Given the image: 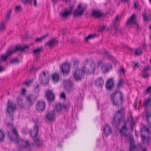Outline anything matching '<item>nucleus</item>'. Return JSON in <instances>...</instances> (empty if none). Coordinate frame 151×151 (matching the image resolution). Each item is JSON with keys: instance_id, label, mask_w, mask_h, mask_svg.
I'll return each mask as SVG.
<instances>
[{"instance_id": "338daca9", "label": "nucleus", "mask_w": 151, "mask_h": 151, "mask_svg": "<svg viewBox=\"0 0 151 151\" xmlns=\"http://www.w3.org/2000/svg\"><path fill=\"white\" fill-rule=\"evenodd\" d=\"M37 70V69H36V68L35 67H33L32 68L31 70Z\"/></svg>"}, {"instance_id": "a211bd4d", "label": "nucleus", "mask_w": 151, "mask_h": 151, "mask_svg": "<svg viewBox=\"0 0 151 151\" xmlns=\"http://www.w3.org/2000/svg\"><path fill=\"white\" fill-rule=\"evenodd\" d=\"M39 128L37 125H35L33 129L30 131V135L33 138L36 137L38 135Z\"/></svg>"}, {"instance_id": "8fccbe9b", "label": "nucleus", "mask_w": 151, "mask_h": 151, "mask_svg": "<svg viewBox=\"0 0 151 151\" xmlns=\"http://www.w3.org/2000/svg\"><path fill=\"white\" fill-rule=\"evenodd\" d=\"M103 54L104 55L106 56V57L108 58H111V56L110 54H109L107 52H103Z\"/></svg>"}, {"instance_id": "f03ea898", "label": "nucleus", "mask_w": 151, "mask_h": 151, "mask_svg": "<svg viewBox=\"0 0 151 151\" xmlns=\"http://www.w3.org/2000/svg\"><path fill=\"white\" fill-rule=\"evenodd\" d=\"M89 60L86 59L83 62V65L82 67V74H91L94 73L96 69V65L92 62L89 64Z\"/></svg>"}, {"instance_id": "72a5a7b5", "label": "nucleus", "mask_w": 151, "mask_h": 151, "mask_svg": "<svg viewBox=\"0 0 151 151\" xmlns=\"http://www.w3.org/2000/svg\"><path fill=\"white\" fill-rule=\"evenodd\" d=\"M42 50V47H38L37 49H35L33 51V54L35 56L38 55Z\"/></svg>"}, {"instance_id": "2eb2a0df", "label": "nucleus", "mask_w": 151, "mask_h": 151, "mask_svg": "<svg viewBox=\"0 0 151 151\" xmlns=\"http://www.w3.org/2000/svg\"><path fill=\"white\" fill-rule=\"evenodd\" d=\"M127 123L125 122L124 125L122 126L121 128L119 129V132L121 136H123L127 138L128 135L127 133V131L128 129L127 126Z\"/></svg>"}, {"instance_id": "e433bc0d", "label": "nucleus", "mask_w": 151, "mask_h": 151, "mask_svg": "<svg viewBox=\"0 0 151 151\" xmlns=\"http://www.w3.org/2000/svg\"><path fill=\"white\" fill-rule=\"evenodd\" d=\"M135 54L138 56L142 55V49L140 47H138L136 49L135 51Z\"/></svg>"}, {"instance_id": "f704fd0d", "label": "nucleus", "mask_w": 151, "mask_h": 151, "mask_svg": "<svg viewBox=\"0 0 151 151\" xmlns=\"http://www.w3.org/2000/svg\"><path fill=\"white\" fill-rule=\"evenodd\" d=\"M35 144L38 146H40L42 145V141L41 138H37L34 140Z\"/></svg>"}, {"instance_id": "5701e85b", "label": "nucleus", "mask_w": 151, "mask_h": 151, "mask_svg": "<svg viewBox=\"0 0 151 151\" xmlns=\"http://www.w3.org/2000/svg\"><path fill=\"white\" fill-rule=\"evenodd\" d=\"M23 3L26 4L28 3L31 4H33L34 6H37V0H22Z\"/></svg>"}, {"instance_id": "20e7f679", "label": "nucleus", "mask_w": 151, "mask_h": 151, "mask_svg": "<svg viewBox=\"0 0 151 151\" xmlns=\"http://www.w3.org/2000/svg\"><path fill=\"white\" fill-rule=\"evenodd\" d=\"M28 46L27 45L23 46L20 45L15 47L14 50H8L6 52L5 54H3L1 55L0 62L1 63L6 60L8 57L13 53L15 51H20L21 52H23L26 49H28Z\"/></svg>"}, {"instance_id": "4c0bfd02", "label": "nucleus", "mask_w": 151, "mask_h": 151, "mask_svg": "<svg viewBox=\"0 0 151 151\" xmlns=\"http://www.w3.org/2000/svg\"><path fill=\"white\" fill-rule=\"evenodd\" d=\"M96 37V35L95 34L93 35H89L88 37L85 38L84 40L85 41L87 42L89 40L93 38H94Z\"/></svg>"}, {"instance_id": "09e8293b", "label": "nucleus", "mask_w": 151, "mask_h": 151, "mask_svg": "<svg viewBox=\"0 0 151 151\" xmlns=\"http://www.w3.org/2000/svg\"><path fill=\"white\" fill-rule=\"evenodd\" d=\"M22 9L20 6H17L15 7V11L16 12L21 11Z\"/></svg>"}, {"instance_id": "58836bf2", "label": "nucleus", "mask_w": 151, "mask_h": 151, "mask_svg": "<svg viewBox=\"0 0 151 151\" xmlns=\"http://www.w3.org/2000/svg\"><path fill=\"white\" fill-rule=\"evenodd\" d=\"M11 12V10H10L7 12L5 16L6 20L5 21H6V22H7L9 20L10 17Z\"/></svg>"}, {"instance_id": "f257e3e1", "label": "nucleus", "mask_w": 151, "mask_h": 151, "mask_svg": "<svg viewBox=\"0 0 151 151\" xmlns=\"http://www.w3.org/2000/svg\"><path fill=\"white\" fill-rule=\"evenodd\" d=\"M7 126L9 127L13 134L16 136V139L17 140V143L19 144V147L20 149L25 148L28 151H31L33 144H31L29 142L28 140H24L22 139H18V135L16 129L14 128L12 124L8 123ZM19 151H21V150Z\"/></svg>"}, {"instance_id": "473e14b6", "label": "nucleus", "mask_w": 151, "mask_h": 151, "mask_svg": "<svg viewBox=\"0 0 151 151\" xmlns=\"http://www.w3.org/2000/svg\"><path fill=\"white\" fill-rule=\"evenodd\" d=\"M64 107V106H62L60 103H59L56 105L55 106V109L58 113H60L63 108Z\"/></svg>"}, {"instance_id": "7ed1b4c3", "label": "nucleus", "mask_w": 151, "mask_h": 151, "mask_svg": "<svg viewBox=\"0 0 151 151\" xmlns=\"http://www.w3.org/2000/svg\"><path fill=\"white\" fill-rule=\"evenodd\" d=\"M125 115V111L123 108L117 111L114 115L111 124L113 126L118 127L121 122L124 120V115Z\"/></svg>"}, {"instance_id": "39448f33", "label": "nucleus", "mask_w": 151, "mask_h": 151, "mask_svg": "<svg viewBox=\"0 0 151 151\" xmlns=\"http://www.w3.org/2000/svg\"><path fill=\"white\" fill-rule=\"evenodd\" d=\"M117 93L116 92H114L112 93L111 95V98L113 104L117 107H119L123 103V95L121 91L119 92L120 100H119L116 99V97Z\"/></svg>"}, {"instance_id": "0e129e2a", "label": "nucleus", "mask_w": 151, "mask_h": 151, "mask_svg": "<svg viewBox=\"0 0 151 151\" xmlns=\"http://www.w3.org/2000/svg\"><path fill=\"white\" fill-rule=\"evenodd\" d=\"M25 91H26V90L25 89H23L22 90V94H24V93L25 92Z\"/></svg>"}, {"instance_id": "6e6552de", "label": "nucleus", "mask_w": 151, "mask_h": 151, "mask_svg": "<svg viewBox=\"0 0 151 151\" xmlns=\"http://www.w3.org/2000/svg\"><path fill=\"white\" fill-rule=\"evenodd\" d=\"M26 106L28 109L30 108L36 100L35 96L33 94H30L26 96Z\"/></svg>"}, {"instance_id": "052dcab7", "label": "nucleus", "mask_w": 151, "mask_h": 151, "mask_svg": "<svg viewBox=\"0 0 151 151\" xmlns=\"http://www.w3.org/2000/svg\"><path fill=\"white\" fill-rule=\"evenodd\" d=\"M105 28V27L104 26H102L101 27H100V29L101 30H104Z\"/></svg>"}, {"instance_id": "6ab92c4d", "label": "nucleus", "mask_w": 151, "mask_h": 151, "mask_svg": "<svg viewBox=\"0 0 151 151\" xmlns=\"http://www.w3.org/2000/svg\"><path fill=\"white\" fill-rule=\"evenodd\" d=\"M46 96L48 100L49 101H53L55 98V95L52 91H47Z\"/></svg>"}, {"instance_id": "6e6d98bb", "label": "nucleus", "mask_w": 151, "mask_h": 151, "mask_svg": "<svg viewBox=\"0 0 151 151\" xmlns=\"http://www.w3.org/2000/svg\"><path fill=\"white\" fill-rule=\"evenodd\" d=\"M143 129H144V130L145 131L147 132L148 133L150 131H149V129L148 128H147L145 126V127H143Z\"/></svg>"}, {"instance_id": "69168bd1", "label": "nucleus", "mask_w": 151, "mask_h": 151, "mask_svg": "<svg viewBox=\"0 0 151 151\" xmlns=\"http://www.w3.org/2000/svg\"><path fill=\"white\" fill-rule=\"evenodd\" d=\"M142 151H147V148H144L142 149Z\"/></svg>"}, {"instance_id": "603ef678", "label": "nucleus", "mask_w": 151, "mask_h": 151, "mask_svg": "<svg viewBox=\"0 0 151 151\" xmlns=\"http://www.w3.org/2000/svg\"><path fill=\"white\" fill-rule=\"evenodd\" d=\"M60 98L64 99H66V97L65 93L64 92H63L61 93L60 95Z\"/></svg>"}, {"instance_id": "bb28decb", "label": "nucleus", "mask_w": 151, "mask_h": 151, "mask_svg": "<svg viewBox=\"0 0 151 151\" xmlns=\"http://www.w3.org/2000/svg\"><path fill=\"white\" fill-rule=\"evenodd\" d=\"M145 116L148 122V125L149 127H151V113L147 112L146 113Z\"/></svg>"}, {"instance_id": "4468645a", "label": "nucleus", "mask_w": 151, "mask_h": 151, "mask_svg": "<svg viewBox=\"0 0 151 151\" xmlns=\"http://www.w3.org/2000/svg\"><path fill=\"white\" fill-rule=\"evenodd\" d=\"M151 70V65H147L144 67L142 72V78H148L150 76V74L147 72Z\"/></svg>"}, {"instance_id": "37998d69", "label": "nucleus", "mask_w": 151, "mask_h": 151, "mask_svg": "<svg viewBox=\"0 0 151 151\" xmlns=\"http://www.w3.org/2000/svg\"><path fill=\"white\" fill-rule=\"evenodd\" d=\"M79 64V61L78 60H75L74 61L73 64L74 65V68H75V69H76L77 68H78V65Z\"/></svg>"}, {"instance_id": "4d7b16f0", "label": "nucleus", "mask_w": 151, "mask_h": 151, "mask_svg": "<svg viewBox=\"0 0 151 151\" xmlns=\"http://www.w3.org/2000/svg\"><path fill=\"white\" fill-rule=\"evenodd\" d=\"M139 4L137 3L134 2V8L135 9L137 8L138 7Z\"/></svg>"}, {"instance_id": "c756f323", "label": "nucleus", "mask_w": 151, "mask_h": 151, "mask_svg": "<svg viewBox=\"0 0 151 151\" xmlns=\"http://www.w3.org/2000/svg\"><path fill=\"white\" fill-rule=\"evenodd\" d=\"M92 16L95 17H99L102 16V13L99 11H94L92 12Z\"/></svg>"}, {"instance_id": "4be33fe9", "label": "nucleus", "mask_w": 151, "mask_h": 151, "mask_svg": "<svg viewBox=\"0 0 151 151\" xmlns=\"http://www.w3.org/2000/svg\"><path fill=\"white\" fill-rule=\"evenodd\" d=\"M121 19V17H119V15H117L116 18L113 20L112 22L113 24L114 27L115 28L116 30L117 31L118 29L117 28L119 21Z\"/></svg>"}, {"instance_id": "a19ab883", "label": "nucleus", "mask_w": 151, "mask_h": 151, "mask_svg": "<svg viewBox=\"0 0 151 151\" xmlns=\"http://www.w3.org/2000/svg\"><path fill=\"white\" fill-rule=\"evenodd\" d=\"M124 80L123 79L120 78L118 83L117 86L118 87H120L124 83Z\"/></svg>"}, {"instance_id": "0eeeda50", "label": "nucleus", "mask_w": 151, "mask_h": 151, "mask_svg": "<svg viewBox=\"0 0 151 151\" xmlns=\"http://www.w3.org/2000/svg\"><path fill=\"white\" fill-rule=\"evenodd\" d=\"M63 84L64 88L68 92H72L75 89L73 83L70 79L64 80Z\"/></svg>"}, {"instance_id": "49530a36", "label": "nucleus", "mask_w": 151, "mask_h": 151, "mask_svg": "<svg viewBox=\"0 0 151 151\" xmlns=\"http://www.w3.org/2000/svg\"><path fill=\"white\" fill-rule=\"evenodd\" d=\"M150 98H147V100L145 101V102L144 104V106L145 107L147 106L148 105V104L150 103Z\"/></svg>"}, {"instance_id": "412c9836", "label": "nucleus", "mask_w": 151, "mask_h": 151, "mask_svg": "<svg viewBox=\"0 0 151 151\" xmlns=\"http://www.w3.org/2000/svg\"><path fill=\"white\" fill-rule=\"evenodd\" d=\"M111 128L109 126L108 124H106L104 125V133L107 136H108L109 134L111 133Z\"/></svg>"}, {"instance_id": "2f4dec72", "label": "nucleus", "mask_w": 151, "mask_h": 151, "mask_svg": "<svg viewBox=\"0 0 151 151\" xmlns=\"http://www.w3.org/2000/svg\"><path fill=\"white\" fill-rule=\"evenodd\" d=\"M129 151H138V147L135 146L134 144L130 143L129 147Z\"/></svg>"}, {"instance_id": "774afa93", "label": "nucleus", "mask_w": 151, "mask_h": 151, "mask_svg": "<svg viewBox=\"0 0 151 151\" xmlns=\"http://www.w3.org/2000/svg\"><path fill=\"white\" fill-rule=\"evenodd\" d=\"M10 139L12 141H14V139L12 137H10Z\"/></svg>"}, {"instance_id": "ddd939ff", "label": "nucleus", "mask_w": 151, "mask_h": 151, "mask_svg": "<svg viewBox=\"0 0 151 151\" xmlns=\"http://www.w3.org/2000/svg\"><path fill=\"white\" fill-rule=\"evenodd\" d=\"M81 72V70L80 69L77 68L75 69L73 73V77L76 81H81L83 78L84 76L82 75H81L80 74Z\"/></svg>"}, {"instance_id": "423d86ee", "label": "nucleus", "mask_w": 151, "mask_h": 151, "mask_svg": "<svg viewBox=\"0 0 151 151\" xmlns=\"http://www.w3.org/2000/svg\"><path fill=\"white\" fill-rule=\"evenodd\" d=\"M16 109V105L12 101H10L9 100L7 102V106L6 111L10 115V119L11 121L14 120L13 115L14 112Z\"/></svg>"}, {"instance_id": "c9c22d12", "label": "nucleus", "mask_w": 151, "mask_h": 151, "mask_svg": "<svg viewBox=\"0 0 151 151\" xmlns=\"http://www.w3.org/2000/svg\"><path fill=\"white\" fill-rule=\"evenodd\" d=\"M6 22V21H4L0 23V30L1 31L3 32L5 29Z\"/></svg>"}, {"instance_id": "9b49d317", "label": "nucleus", "mask_w": 151, "mask_h": 151, "mask_svg": "<svg viewBox=\"0 0 151 151\" xmlns=\"http://www.w3.org/2000/svg\"><path fill=\"white\" fill-rule=\"evenodd\" d=\"M45 109V104L44 101L41 100L37 101L36 105V110L41 112L43 111Z\"/></svg>"}, {"instance_id": "aec40b11", "label": "nucleus", "mask_w": 151, "mask_h": 151, "mask_svg": "<svg viewBox=\"0 0 151 151\" xmlns=\"http://www.w3.org/2000/svg\"><path fill=\"white\" fill-rule=\"evenodd\" d=\"M94 83L96 86L101 87L104 84V79L101 77H99L95 80Z\"/></svg>"}, {"instance_id": "3c124183", "label": "nucleus", "mask_w": 151, "mask_h": 151, "mask_svg": "<svg viewBox=\"0 0 151 151\" xmlns=\"http://www.w3.org/2000/svg\"><path fill=\"white\" fill-rule=\"evenodd\" d=\"M142 46L143 49L144 50H146L147 49V45L145 43V42H143L142 44Z\"/></svg>"}, {"instance_id": "79ce46f5", "label": "nucleus", "mask_w": 151, "mask_h": 151, "mask_svg": "<svg viewBox=\"0 0 151 151\" xmlns=\"http://www.w3.org/2000/svg\"><path fill=\"white\" fill-rule=\"evenodd\" d=\"M142 15L143 17L144 20L145 22H147L148 21V19L147 16L146 12L145 11L142 13Z\"/></svg>"}, {"instance_id": "680f3d73", "label": "nucleus", "mask_w": 151, "mask_h": 151, "mask_svg": "<svg viewBox=\"0 0 151 151\" xmlns=\"http://www.w3.org/2000/svg\"><path fill=\"white\" fill-rule=\"evenodd\" d=\"M39 87V85L38 84H37L36 86H35V89H37Z\"/></svg>"}, {"instance_id": "e2e57ef3", "label": "nucleus", "mask_w": 151, "mask_h": 151, "mask_svg": "<svg viewBox=\"0 0 151 151\" xmlns=\"http://www.w3.org/2000/svg\"><path fill=\"white\" fill-rule=\"evenodd\" d=\"M121 1L124 2H128L129 1V0H121Z\"/></svg>"}, {"instance_id": "13d9d810", "label": "nucleus", "mask_w": 151, "mask_h": 151, "mask_svg": "<svg viewBox=\"0 0 151 151\" xmlns=\"http://www.w3.org/2000/svg\"><path fill=\"white\" fill-rule=\"evenodd\" d=\"M119 72L120 73H124V69L123 67L121 68L119 70Z\"/></svg>"}, {"instance_id": "a18cd8bd", "label": "nucleus", "mask_w": 151, "mask_h": 151, "mask_svg": "<svg viewBox=\"0 0 151 151\" xmlns=\"http://www.w3.org/2000/svg\"><path fill=\"white\" fill-rule=\"evenodd\" d=\"M4 134L3 132L1 130H0V141H2L4 137Z\"/></svg>"}, {"instance_id": "393cba45", "label": "nucleus", "mask_w": 151, "mask_h": 151, "mask_svg": "<svg viewBox=\"0 0 151 151\" xmlns=\"http://www.w3.org/2000/svg\"><path fill=\"white\" fill-rule=\"evenodd\" d=\"M58 42V41L55 39H52L47 43H45V45H48L49 47H50L54 46L56 45Z\"/></svg>"}, {"instance_id": "f3484780", "label": "nucleus", "mask_w": 151, "mask_h": 151, "mask_svg": "<svg viewBox=\"0 0 151 151\" xmlns=\"http://www.w3.org/2000/svg\"><path fill=\"white\" fill-rule=\"evenodd\" d=\"M61 70L63 74L68 73L69 70V65L66 63L63 64L61 67Z\"/></svg>"}, {"instance_id": "dca6fc26", "label": "nucleus", "mask_w": 151, "mask_h": 151, "mask_svg": "<svg viewBox=\"0 0 151 151\" xmlns=\"http://www.w3.org/2000/svg\"><path fill=\"white\" fill-rule=\"evenodd\" d=\"M55 111H52L49 112L46 115V117L48 121L53 122L55 120Z\"/></svg>"}, {"instance_id": "de8ad7c7", "label": "nucleus", "mask_w": 151, "mask_h": 151, "mask_svg": "<svg viewBox=\"0 0 151 151\" xmlns=\"http://www.w3.org/2000/svg\"><path fill=\"white\" fill-rule=\"evenodd\" d=\"M102 70H104V73L108 72L109 70L108 68L107 67V66L106 65H104L103 67L102 68Z\"/></svg>"}, {"instance_id": "1a4fd4ad", "label": "nucleus", "mask_w": 151, "mask_h": 151, "mask_svg": "<svg viewBox=\"0 0 151 151\" xmlns=\"http://www.w3.org/2000/svg\"><path fill=\"white\" fill-rule=\"evenodd\" d=\"M50 77V76L48 73H45V71H43L42 73L40 74L39 80L43 85H46L48 83V79Z\"/></svg>"}, {"instance_id": "7c9ffc66", "label": "nucleus", "mask_w": 151, "mask_h": 151, "mask_svg": "<svg viewBox=\"0 0 151 151\" xmlns=\"http://www.w3.org/2000/svg\"><path fill=\"white\" fill-rule=\"evenodd\" d=\"M141 136L142 139L144 142H146L148 144L151 142V139L149 136L146 137L144 135L142 134H141Z\"/></svg>"}, {"instance_id": "b1692460", "label": "nucleus", "mask_w": 151, "mask_h": 151, "mask_svg": "<svg viewBox=\"0 0 151 151\" xmlns=\"http://www.w3.org/2000/svg\"><path fill=\"white\" fill-rule=\"evenodd\" d=\"M71 12V10L66 11L65 10L64 12L60 13V17L64 18H66L70 15Z\"/></svg>"}, {"instance_id": "c85d7f7f", "label": "nucleus", "mask_w": 151, "mask_h": 151, "mask_svg": "<svg viewBox=\"0 0 151 151\" xmlns=\"http://www.w3.org/2000/svg\"><path fill=\"white\" fill-rule=\"evenodd\" d=\"M52 79L54 82H58L60 79V76L58 74L56 73H53L52 76Z\"/></svg>"}, {"instance_id": "9d476101", "label": "nucleus", "mask_w": 151, "mask_h": 151, "mask_svg": "<svg viewBox=\"0 0 151 151\" xmlns=\"http://www.w3.org/2000/svg\"><path fill=\"white\" fill-rule=\"evenodd\" d=\"M136 16L134 14H133L129 19L127 21V25L134 24L137 27V29H138L139 27V24L137 23L135 19Z\"/></svg>"}, {"instance_id": "bf43d9fd", "label": "nucleus", "mask_w": 151, "mask_h": 151, "mask_svg": "<svg viewBox=\"0 0 151 151\" xmlns=\"http://www.w3.org/2000/svg\"><path fill=\"white\" fill-rule=\"evenodd\" d=\"M4 67H2L1 66H0V72H1L4 70Z\"/></svg>"}, {"instance_id": "a878e982", "label": "nucleus", "mask_w": 151, "mask_h": 151, "mask_svg": "<svg viewBox=\"0 0 151 151\" xmlns=\"http://www.w3.org/2000/svg\"><path fill=\"white\" fill-rule=\"evenodd\" d=\"M113 86V81L112 79H109L107 82L106 84V87L109 89L112 88Z\"/></svg>"}, {"instance_id": "ea45409f", "label": "nucleus", "mask_w": 151, "mask_h": 151, "mask_svg": "<svg viewBox=\"0 0 151 151\" xmlns=\"http://www.w3.org/2000/svg\"><path fill=\"white\" fill-rule=\"evenodd\" d=\"M19 62V60L17 59V58L12 59L10 61V63L12 64L18 63Z\"/></svg>"}, {"instance_id": "5fc2aeb1", "label": "nucleus", "mask_w": 151, "mask_h": 151, "mask_svg": "<svg viewBox=\"0 0 151 151\" xmlns=\"http://www.w3.org/2000/svg\"><path fill=\"white\" fill-rule=\"evenodd\" d=\"M31 81H27L25 83V84L27 86H29L31 84Z\"/></svg>"}, {"instance_id": "864d4df0", "label": "nucleus", "mask_w": 151, "mask_h": 151, "mask_svg": "<svg viewBox=\"0 0 151 151\" xmlns=\"http://www.w3.org/2000/svg\"><path fill=\"white\" fill-rule=\"evenodd\" d=\"M146 91L147 93H149L151 91V86H150L148 87L146 89Z\"/></svg>"}, {"instance_id": "cd10ccee", "label": "nucleus", "mask_w": 151, "mask_h": 151, "mask_svg": "<svg viewBox=\"0 0 151 151\" xmlns=\"http://www.w3.org/2000/svg\"><path fill=\"white\" fill-rule=\"evenodd\" d=\"M17 103L19 106L22 108L24 107V105L23 102V99L20 97H18L17 98Z\"/></svg>"}, {"instance_id": "c03bdc74", "label": "nucleus", "mask_w": 151, "mask_h": 151, "mask_svg": "<svg viewBox=\"0 0 151 151\" xmlns=\"http://www.w3.org/2000/svg\"><path fill=\"white\" fill-rule=\"evenodd\" d=\"M47 36V35L43 36L41 37L37 38L35 40L37 42H39L41 41L42 39L45 38Z\"/></svg>"}, {"instance_id": "f8f14e48", "label": "nucleus", "mask_w": 151, "mask_h": 151, "mask_svg": "<svg viewBox=\"0 0 151 151\" xmlns=\"http://www.w3.org/2000/svg\"><path fill=\"white\" fill-rule=\"evenodd\" d=\"M85 8L81 4L78 6L77 9L75 10L74 12V15L75 17L82 15L84 13Z\"/></svg>"}]
</instances>
